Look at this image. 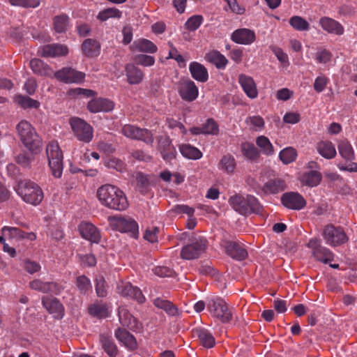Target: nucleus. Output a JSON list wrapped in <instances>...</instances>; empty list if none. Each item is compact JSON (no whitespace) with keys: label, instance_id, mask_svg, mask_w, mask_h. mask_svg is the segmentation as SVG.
<instances>
[{"label":"nucleus","instance_id":"obj_48","mask_svg":"<svg viewBox=\"0 0 357 357\" xmlns=\"http://www.w3.org/2000/svg\"><path fill=\"white\" fill-rule=\"evenodd\" d=\"M241 151L243 155L250 161H257L260 157L258 149L252 143L242 144Z\"/></svg>","mask_w":357,"mask_h":357},{"label":"nucleus","instance_id":"obj_55","mask_svg":"<svg viewBox=\"0 0 357 357\" xmlns=\"http://www.w3.org/2000/svg\"><path fill=\"white\" fill-rule=\"evenodd\" d=\"M76 286L81 294H86L91 289V283L89 278L85 275H82L76 278Z\"/></svg>","mask_w":357,"mask_h":357},{"label":"nucleus","instance_id":"obj_53","mask_svg":"<svg viewBox=\"0 0 357 357\" xmlns=\"http://www.w3.org/2000/svg\"><path fill=\"white\" fill-rule=\"evenodd\" d=\"M297 157V151L293 147H287L279 153L280 160L285 165L294 162Z\"/></svg>","mask_w":357,"mask_h":357},{"label":"nucleus","instance_id":"obj_35","mask_svg":"<svg viewBox=\"0 0 357 357\" xmlns=\"http://www.w3.org/2000/svg\"><path fill=\"white\" fill-rule=\"evenodd\" d=\"M30 68L35 75L39 76L51 77L53 73L49 65L37 58L32 59L30 61Z\"/></svg>","mask_w":357,"mask_h":357},{"label":"nucleus","instance_id":"obj_11","mask_svg":"<svg viewBox=\"0 0 357 357\" xmlns=\"http://www.w3.org/2000/svg\"><path fill=\"white\" fill-rule=\"evenodd\" d=\"M306 246L312 249V255L318 261L327 264L334 259V254L328 248L323 246L319 238H310Z\"/></svg>","mask_w":357,"mask_h":357},{"label":"nucleus","instance_id":"obj_20","mask_svg":"<svg viewBox=\"0 0 357 357\" xmlns=\"http://www.w3.org/2000/svg\"><path fill=\"white\" fill-rule=\"evenodd\" d=\"M181 99L186 102H192L197 99L199 95V89L195 83L188 79L184 81L178 90Z\"/></svg>","mask_w":357,"mask_h":357},{"label":"nucleus","instance_id":"obj_59","mask_svg":"<svg viewBox=\"0 0 357 357\" xmlns=\"http://www.w3.org/2000/svg\"><path fill=\"white\" fill-rule=\"evenodd\" d=\"M133 61L137 65L143 66H151L155 63V58L147 54H137L133 57Z\"/></svg>","mask_w":357,"mask_h":357},{"label":"nucleus","instance_id":"obj_26","mask_svg":"<svg viewBox=\"0 0 357 357\" xmlns=\"http://www.w3.org/2000/svg\"><path fill=\"white\" fill-rule=\"evenodd\" d=\"M238 82L248 97L252 99L257 97L256 84L252 77L241 74L238 76Z\"/></svg>","mask_w":357,"mask_h":357},{"label":"nucleus","instance_id":"obj_7","mask_svg":"<svg viewBox=\"0 0 357 357\" xmlns=\"http://www.w3.org/2000/svg\"><path fill=\"white\" fill-rule=\"evenodd\" d=\"M48 165L52 174L55 178H61L63 169V155L58 144H50L46 149Z\"/></svg>","mask_w":357,"mask_h":357},{"label":"nucleus","instance_id":"obj_25","mask_svg":"<svg viewBox=\"0 0 357 357\" xmlns=\"http://www.w3.org/2000/svg\"><path fill=\"white\" fill-rule=\"evenodd\" d=\"M99 341L102 349L109 357L117 356L119 351L111 335L109 333H100L99 335Z\"/></svg>","mask_w":357,"mask_h":357},{"label":"nucleus","instance_id":"obj_16","mask_svg":"<svg viewBox=\"0 0 357 357\" xmlns=\"http://www.w3.org/2000/svg\"><path fill=\"white\" fill-rule=\"evenodd\" d=\"M43 306L55 319H61L65 314V308L61 301L56 297L43 296L41 301Z\"/></svg>","mask_w":357,"mask_h":357},{"label":"nucleus","instance_id":"obj_10","mask_svg":"<svg viewBox=\"0 0 357 357\" xmlns=\"http://www.w3.org/2000/svg\"><path fill=\"white\" fill-rule=\"evenodd\" d=\"M207 308L223 323H228L232 319L231 310L228 308L227 303L220 297L210 300Z\"/></svg>","mask_w":357,"mask_h":357},{"label":"nucleus","instance_id":"obj_30","mask_svg":"<svg viewBox=\"0 0 357 357\" xmlns=\"http://www.w3.org/2000/svg\"><path fill=\"white\" fill-rule=\"evenodd\" d=\"M189 70L192 77L196 81L202 83L208 81V70L203 64L197 61H192L189 65Z\"/></svg>","mask_w":357,"mask_h":357},{"label":"nucleus","instance_id":"obj_45","mask_svg":"<svg viewBox=\"0 0 357 357\" xmlns=\"http://www.w3.org/2000/svg\"><path fill=\"white\" fill-rule=\"evenodd\" d=\"M132 47L139 52L150 54L155 53L158 50L157 46L152 41L146 38H141L135 40L131 48Z\"/></svg>","mask_w":357,"mask_h":357},{"label":"nucleus","instance_id":"obj_34","mask_svg":"<svg viewBox=\"0 0 357 357\" xmlns=\"http://www.w3.org/2000/svg\"><path fill=\"white\" fill-rule=\"evenodd\" d=\"M287 188L284 180L282 178L270 179L261 187V190L266 194H277L284 191Z\"/></svg>","mask_w":357,"mask_h":357},{"label":"nucleus","instance_id":"obj_33","mask_svg":"<svg viewBox=\"0 0 357 357\" xmlns=\"http://www.w3.org/2000/svg\"><path fill=\"white\" fill-rule=\"evenodd\" d=\"M68 54V48L65 45L51 44L45 46L43 49V57H56L66 56Z\"/></svg>","mask_w":357,"mask_h":357},{"label":"nucleus","instance_id":"obj_60","mask_svg":"<svg viewBox=\"0 0 357 357\" xmlns=\"http://www.w3.org/2000/svg\"><path fill=\"white\" fill-rule=\"evenodd\" d=\"M40 0H9V3L12 6L24 8H35L40 5Z\"/></svg>","mask_w":357,"mask_h":357},{"label":"nucleus","instance_id":"obj_14","mask_svg":"<svg viewBox=\"0 0 357 357\" xmlns=\"http://www.w3.org/2000/svg\"><path fill=\"white\" fill-rule=\"evenodd\" d=\"M121 131L126 137L142 141L147 144H152L154 140L151 132L146 128H140L132 125H125Z\"/></svg>","mask_w":357,"mask_h":357},{"label":"nucleus","instance_id":"obj_21","mask_svg":"<svg viewBox=\"0 0 357 357\" xmlns=\"http://www.w3.org/2000/svg\"><path fill=\"white\" fill-rule=\"evenodd\" d=\"M118 289L122 296L133 299L138 303L142 304L146 301L141 289L137 287L132 286L130 282L118 285Z\"/></svg>","mask_w":357,"mask_h":357},{"label":"nucleus","instance_id":"obj_24","mask_svg":"<svg viewBox=\"0 0 357 357\" xmlns=\"http://www.w3.org/2000/svg\"><path fill=\"white\" fill-rule=\"evenodd\" d=\"M231 39L237 44L250 45L255 40L256 36L253 31L242 28L235 30L231 33Z\"/></svg>","mask_w":357,"mask_h":357},{"label":"nucleus","instance_id":"obj_23","mask_svg":"<svg viewBox=\"0 0 357 357\" xmlns=\"http://www.w3.org/2000/svg\"><path fill=\"white\" fill-rule=\"evenodd\" d=\"M158 149L165 162H171L172 160L176 158L177 152L176 148L172 144V139L169 136L159 140Z\"/></svg>","mask_w":357,"mask_h":357},{"label":"nucleus","instance_id":"obj_46","mask_svg":"<svg viewBox=\"0 0 357 357\" xmlns=\"http://www.w3.org/2000/svg\"><path fill=\"white\" fill-rule=\"evenodd\" d=\"M153 305L158 309L163 310L169 316L178 314V308L171 301L156 298L153 300Z\"/></svg>","mask_w":357,"mask_h":357},{"label":"nucleus","instance_id":"obj_50","mask_svg":"<svg viewBox=\"0 0 357 357\" xmlns=\"http://www.w3.org/2000/svg\"><path fill=\"white\" fill-rule=\"evenodd\" d=\"M88 311L90 315L98 319L108 317V309L106 305L93 303L89 306Z\"/></svg>","mask_w":357,"mask_h":357},{"label":"nucleus","instance_id":"obj_29","mask_svg":"<svg viewBox=\"0 0 357 357\" xmlns=\"http://www.w3.org/2000/svg\"><path fill=\"white\" fill-rule=\"evenodd\" d=\"M193 335L198 337L200 344L205 348H212L215 344V340L212 333L207 329L197 327L193 329Z\"/></svg>","mask_w":357,"mask_h":357},{"label":"nucleus","instance_id":"obj_49","mask_svg":"<svg viewBox=\"0 0 357 357\" xmlns=\"http://www.w3.org/2000/svg\"><path fill=\"white\" fill-rule=\"evenodd\" d=\"M236 167V161L231 154L224 155L220 159L218 168L227 173H232Z\"/></svg>","mask_w":357,"mask_h":357},{"label":"nucleus","instance_id":"obj_31","mask_svg":"<svg viewBox=\"0 0 357 357\" xmlns=\"http://www.w3.org/2000/svg\"><path fill=\"white\" fill-rule=\"evenodd\" d=\"M13 102L22 109H38L40 107V102L29 96L20 93L16 94L13 98Z\"/></svg>","mask_w":357,"mask_h":357},{"label":"nucleus","instance_id":"obj_43","mask_svg":"<svg viewBox=\"0 0 357 357\" xmlns=\"http://www.w3.org/2000/svg\"><path fill=\"white\" fill-rule=\"evenodd\" d=\"M181 155L188 159L198 160L202 157V151L190 144H182L178 146Z\"/></svg>","mask_w":357,"mask_h":357},{"label":"nucleus","instance_id":"obj_1","mask_svg":"<svg viewBox=\"0 0 357 357\" xmlns=\"http://www.w3.org/2000/svg\"><path fill=\"white\" fill-rule=\"evenodd\" d=\"M97 197L102 205L109 209L122 211L129 206L125 193L113 185L105 184L99 187Z\"/></svg>","mask_w":357,"mask_h":357},{"label":"nucleus","instance_id":"obj_6","mask_svg":"<svg viewBox=\"0 0 357 357\" xmlns=\"http://www.w3.org/2000/svg\"><path fill=\"white\" fill-rule=\"evenodd\" d=\"M113 230L127 233L135 239L139 237L138 223L132 218L121 215L109 216L108 218Z\"/></svg>","mask_w":357,"mask_h":357},{"label":"nucleus","instance_id":"obj_47","mask_svg":"<svg viewBox=\"0 0 357 357\" xmlns=\"http://www.w3.org/2000/svg\"><path fill=\"white\" fill-rule=\"evenodd\" d=\"M8 231L11 238L17 239H29L34 241L36 239V235L33 232H26L17 227H4L3 231Z\"/></svg>","mask_w":357,"mask_h":357},{"label":"nucleus","instance_id":"obj_18","mask_svg":"<svg viewBox=\"0 0 357 357\" xmlns=\"http://www.w3.org/2000/svg\"><path fill=\"white\" fill-rule=\"evenodd\" d=\"M114 102L105 98H93L86 105V109L91 113L109 112L114 109Z\"/></svg>","mask_w":357,"mask_h":357},{"label":"nucleus","instance_id":"obj_63","mask_svg":"<svg viewBox=\"0 0 357 357\" xmlns=\"http://www.w3.org/2000/svg\"><path fill=\"white\" fill-rule=\"evenodd\" d=\"M153 273L155 275L160 277H174L176 275V272L172 269L167 266H156L153 270Z\"/></svg>","mask_w":357,"mask_h":357},{"label":"nucleus","instance_id":"obj_64","mask_svg":"<svg viewBox=\"0 0 357 357\" xmlns=\"http://www.w3.org/2000/svg\"><path fill=\"white\" fill-rule=\"evenodd\" d=\"M329 82V79L325 75L318 76L314 82V89L317 93L322 92L328 83Z\"/></svg>","mask_w":357,"mask_h":357},{"label":"nucleus","instance_id":"obj_39","mask_svg":"<svg viewBox=\"0 0 357 357\" xmlns=\"http://www.w3.org/2000/svg\"><path fill=\"white\" fill-rule=\"evenodd\" d=\"M337 149L341 157L345 160L351 162L355 160L354 151L348 139L340 140L337 143Z\"/></svg>","mask_w":357,"mask_h":357},{"label":"nucleus","instance_id":"obj_42","mask_svg":"<svg viewBox=\"0 0 357 357\" xmlns=\"http://www.w3.org/2000/svg\"><path fill=\"white\" fill-rule=\"evenodd\" d=\"M53 28L56 33H64L68 31L70 18L68 15L62 13L56 15L52 19Z\"/></svg>","mask_w":357,"mask_h":357},{"label":"nucleus","instance_id":"obj_28","mask_svg":"<svg viewBox=\"0 0 357 357\" xmlns=\"http://www.w3.org/2000/svg\"><path fill=\"white\" fill-rule=\"evenodd\" d=\"M81 50L86 57H97L100 53V44L96 39L87 38L82 43Z\"/></svg>","mask_w":357,"mask_h":357},{"label":"nucleus","instance_id":"obj_8","mask_svg":"<svg viewBox=\"0 0 357 357\" xmlns=\"http://www.w3.org/2000/svg\"><path fill=\"white\" fill-rule=\"evenodd\" d=\"M70 128L76 138L84 143L90 142L93 136V127L84 119L73 116L69 119Z\"/></svg>","mask_w":357,"mask_h":357},{"label":"nucleus","instance_id":"obj_2","mask_svg":"<svg viewBox=\"0 0 357 357\" xmlns=\"http://www.w3.org/2000/svg\"><path fill=\"white\" fill-rule=\"evenodd\" d=\"M16 130L20 141L28 151L40 153L43 150V140L29 121L22 120L17 124Z\"/></svg>","mask_w":357,"mask_h":357},{"label":"nucleus","instance_id":"obj_40","mask_svg":"<svg viewBox=\"0 0 357 357\" xmlns=\"http://www.w3.org/2000/svg\"><path fill=\"white\" fill-rule=\"evenodd\" d=\"M318 153L326 159L334 158L337 154L334 144L330 141H321L317 144Z\"/></svg>","mask_w":357,"mask_h":357},{"label":"nucleus","instance_id":"obj_17","mask_svg":"<svg viewBox=\"0 0 357 357\" xmlns=\"http://www.w3.org/2000/svg\"><path fill=\"white\" fill-rule=\"evenodd\" d=\"M80 236L91 243H99L101 239L100 230L92 223L82 221L78 225Z\"/></svg>","mask_w":357,"mask_h":357},{"label":"nucleus","instance_id":"obj_61","mask_svg":"<svg viewBox=\"0 0 357 357\" xmlns=\"http://www.w3.org/2000/svg\"><path fill=\"white\" fill-rule=\"evenodd\" d=\"M105 166L122 172L125 169L126 165L121 160L112 157L105 162Z\"/></svg>","mask_w":357,"mask_h":357},{"label":"nucleus","instance_id":"obj_13","mask_svg":"<svg viewBox=\"0 0 357 357\" xmlns=\"http://www.w3.org/2000/svg\"><path fill=\"white\" fill-rule=\"evenodd\" d=\"M54 77L65 84H81L84 81L86 75L71 67H64L54 73Z\"/></svg>","mask_w":357,"mask_h":357},{"label":"nucleus","instance_id":"obj_51","mask_svg":"<svg viewBox=\"0 0 357 357\" xmlns=\"http://www.w3.org/2000/svg\"><path fill=\"white\" fill-rule=\"evenodd\" d=\"M257 145L261 149V151L266 155H271L274 153V149L268 138L261 135L256 139Z\"/></svg>","mask_w":357,"mask_h":357},{"label":"nucleus","instance_id":"obj_27","mask_svg":"<svg viewBox=\"0 0 357 357\" xmlns=\"http://www.w3.org/2000/svg\"><path fill=\"white\" fill-rule=\"evenodd\" d=\"M118 317L119 322L123 327H128L130 330L135 331L138 328V320L129 310L123 307L118 308Z\"/></svg>","mask_w":357,"mask_h":357},{"label":"nucleus","instance_id":"obj_9","mask_svg":"<svg viewBox=\"0 0 357 357\" xmlns=\"http://www.w3.org/2000/svg\"><path fill=\"white\" fill-rule=\"evenodd\" d=\"M326 243L331 246H337L346 243L348 237L342 227H335L328 224L324 228L322 232Z\"/></svg>","mask_w":357,"mask_h":357},{"label":"nucleus","instance_id":"obj_54","mask_svg":"<svg viewBox=\"0 0 357 357\" xmlns=\"http://www.w3.org/2000/svg\"><path fill=\"white\" fill-rule=\"evenodd\" d=\"M289 24L296 31H303L310 29L308 22L301 16L294 15L289 19Z\"/></svg>","mask_w":357,"mask_h":357},{"label":"nucleus","instance_id":"obj_52","mask_svg":"<svg viewBox=\"0 0 357 357\" xmlns=\"http://www.w3.org/2000/svg\"><path fill=\"white\" fill-rule=\"evenodd\" d=\"M122 15L121 11L116 8H105L99 12L97 19L101 22H105L109 18H121Z\"/></svg>","mask_w":357,"mask_h":357},{"label":"nucleus","instance_id":"obj_22","mask_svg":"<svg viewBox=\"0 0 357 357\" xmlns=\"http://www.w3.org/2000/svg\"><path fill=\"white\" fill-rule=\"evenodd\" d=\"M114 336L128 350L132 351L138 348L135 337L126 328L119 327L114 332Z\"/></svg>","mask_w":357,"mask_h":357},{"label":"nucleus","instance_id":"obj_38","mask_svg":"<svg viewBox=\"0 0 357 357\" xmlns=\"http://www.w3.org/2000/svg\"><path fill=\"white\" fill-rule=\"evenodd\" d=\"M151 176L144 174L142 172H137L135 176L136 181V187L139 192L143 195H147L150 190L151 181L149 177Z\"/></svg>","mask_w":357,"mask_h":357},{"label":"nucleus","instance_id":"obj_56","mask_svg":"<svg viewBox=\"0 0 357 357\" xmlns=\"http://www.w3.org/2000/svg\"><path fill=\"white\" fill-rule=\"evenodd\" d=\"M202 130L204 135H217L219 133V125L213 118H208L202 125Z\"/></svg>","mask_w":357,"mask_h":357},{"label":"nucleus","instance_id":"obj_4","mask_svg":"<svg viewBox=\"0 0 357 357\" xmlns=\"http://www.w3.org/2000/svg\"><path fill=\"white\" fill-rule=\"evenodd\" d=\"M16 191L24 202L33 206L40 204L44 198L41 188L30 180L19 182Z\"/></svg>","mask_w":357,"mask_h":357},{"label":"nucleus","instance_id":"obj_36","mask_svg":"<svg viewBox=\"0 0 357 357\" xmlns=\"http://www.w3.org/2000/svg\"><path fill=\"white\" fill-rule=\"evenodd\" d=\"M319 24L323 29L328 33L342 35L344 33V28L337 21L328 17H322L319 20Z\"/></svg>","mask_w":357,"mask_h":357},{"label":"nucleus","instance_id":"obj_41","mask_svg":"<svg viewBox=\"0 0 357 357\" xmlns=\"http://www.w3.org/2000/svg\"><path fill=\"white\" fill-rule=\"evenodd\" d=\"M206 58L210 63L215 65L218 69H225L228 60L218 50H212L206 55Z\"/></svg>","mask_w":357,"mask_h":357},{"label":"nucleus","instance_id":"obj_44","mask_svg":"<svg viewBox=\"0 0 357 357\" xmlns=\"http://www.w3.org/2000/svg\"><path fill=\"white\" fill-rule=\"evenodd\" d=\"M38 154L29 151H22L15 157V161L23 168L31 169V162L35 160V156Z\"/></svg>","mask_w":357,"mask_h":357},{"label":"nucleus","instance_id":"obj_37","mask_svg":"<svg viewBox=\"0 0 357 357\" xmlns=\"http://www.w3.org/2000/svg\"><path fill=\"white\" fill-rule=\"evenodd\" d=\"M322 180V174L317 170L305 172L301 179L303 185L314 188L319 185Z\"/></svg>","mask_w":357,"mask_h":357},{"label":"nucleus","instance_id":"obj_58","mask_svg":"<svg viewBox=\"0 0 357 357\" xmlns=\"http://www.w3.org/2000/svg\"><path fill=\"white\" fill-rule=\"evenodd\" d=\"M204 17L201 15H195L189 17L185 23V28L190 31H196L202 24Z\"/></svg>","mask_w":357,"mask_h":357},{"label":"nucleus","instance_id":"obj_32","mask_svg":"<svg viewBox=\"0 0 357 357\" xmlns=\"http://www.w3.org/2000/svg\"><path fill=\"white\" fill-rule=\"evenodd\" d=\"M126 75L128 82L131 84H139L144 79V73L141 69L133 63H128L125 66Z\"/></svg>","mask_w":357,"mask_h":357},{"label":"nucleus","instance_id":"obj_19","mask_svg":"<svg viewBox=\"0 0 357 357\" xmlns=\"http://www.w3.org/2000/svg\"><path fill=\"white\" fill-rule=\"evenodd\" d=\"M31 289L43 294L53 293L59 295L61 291V286L55 282H43L39 279H35L29 284Z\"/></svg>","mask_w":357,"mask_h":357},{"label":"nucleus","instance_id":"obj_12","mask_svg":"<svg viewBox=\"0 0 357 357\" xmlns=\"http://www.w3.org/2000/svg\"><path fill=\"white\" fill-rule=\"evenodd\" d=\"M220 245L227 255L236 261H243L248 257L247 250L238 242L223 239Z\"/></svg>","mask_w":357,"mask_h":357},{"label":"nucleus","instance_id":"obj_3","mask_svg":"<svg viewBox=\"0 0 357 357\" xmlns=\"http://www.w3.org/2000/svg\"><path fill=\"white\" fill-rule=\"evenodd\" d=\"M229 203L233 209L242 215H249L252 213L260 214L264 207L259 199L254 195L236 194L229 199Z\"/></svg>","mask_w":357,"mask_h":357},{"label":"nucleus","instance_id":"obj_15","mask_svg":"<svg viewBox=\"0 0 357 357\" xmlns=\"http://www.w3.org/2000/svg\"><path fill=\"white\" fill-rule=\"evenodd\" d=\"M280 202L282 206L288 209L300 211L306 206L307 202L302 195L298 192H287L282 195Z\"/></svg>","mask_w":357,"mask_h":357},{"label":"nucleus","instance_id":"obj_5","mask_svg":"<svg viewBox=\"0 0 357 357\" xmlns=\"http://www.w3.org/2000/svg\"><path fill=\"white\" fill-rule=\"evenodd\" d=\"M208 244L207 238L200 235L183 246L180 252V257L184 260L198 259L203 253L206 252Z\"/></svg>","mask_w":357,"mask_h":357},{"label":"nucleus","instance_id":"obj_57","mask_svg":"<svg viewBox=\"0 0 357 357\" xmlns=\"http://www.w3.org/2000/svg\"><path fill=\"white\" fill-rule=\"evenodd\" d=\"M107 283L105 278L99 275L95 280V289L98 297L105 298L107 295Z\"/></svg>","mask_w":357,"mask_h":357},{"label":"nucleus","instance_id":"obj_62","mask_svg":"<svg viewBox=\"0 0 357 357\" xmlns=\"http://www.w3.org/2000/svg\"><path fill=\"white\" fill-rule=\"evenodd\" d=\"M172 211L177 214H187L189 218L193 217L195 211L194 208L185 204H176Z\"/></svg>","mask_w":357,"mask_h":357}]
</instances>
